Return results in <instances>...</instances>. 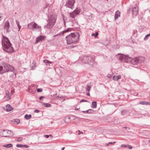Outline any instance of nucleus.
<instances>
[{"label": "nucleus", "mask_w": 150, "mask_h": 150, "mask_svg": "<svg viewBox=\"0 0 150 150\" xmlns=\"http://www.w3.org/2000/svg\"><path fill=\"white\" fill-rule=\"evenodd\" d=\"M127 112L125 110H123L121 112V114L122 115H125Z\"/></svg>", "instance_id": "7c9ffc66"}, {"label": "nucleus", "mask_w": 150, "mask_h": 150, "mask_svg": "<svg viewBox=\"0 0 150 150\" xmlns=\"http://www.w3.org/2000/svg\"><path fill=\"white\" fill-rule=\"evenodd\" d=\"M120 13L119 11H117L115 12V20H116L118 17L120 16Z\"/></svg>", "instance_id": "f3484780"}, {"label": "nucleus", "mask_w": 150, "mask_h": 150, "mask_svg": "<svg viewBox=\"0 0 150 150\" xmlns=\"http://www.w3.org/2000/svg\"><path fill=\"white\" fill-rule=\"evenodd\" d=\"M23 139V138L22 137H20L18 138V139L16 140L18 142H21V141Z\"/></svg>", "instance_id": "473e14b6"}, {"label": "nucleus", "mask_w": 150, "mask_h": 150, "mask_svg": "<svg viewBox=\"0 0 150 150\" xmlns=\"http://www.w3.org/2000/svg\"><path fill=\"white\" fill-rule=\"evenodd\" d=\"M64 26L65 27H66V23L64 21Z\"/></svg>", "instance_id": "603ef678"}, {"label": "nucleus", "mask_w": 150, "mask_h": 150, "mask_svg": "<svg viewBox=\"0 0 150 150\" xmlns=\"http://www.w3.org/2000/svg\"><path fill=\"white\" fill-rule=\"evenodd\" d=\"M13 109L12 106L9 104L7 105L6 106V110L7 112H9Z\"/></svg>", "instance_id": "2eb2a0df"}, {"label": "nucleus", "mask_w": 150, "mask_h": 150, "mask_svg": "<svg viewBox=\"0 0 150 150\" xmlns=\"http://www.w3.org/2000/svg\"><path fill=\"white\" fill-rule=\"evenodd\" d=\"M82 62L84 64H87L91 67L94 66L96 63L94 58L90 56H84L81 60Z\"/></svg>", "instance_id": "20e7f679"}, {"label": "nucleus", "mask_w": 150, "mask_h": 150, "mask_svg": "<svg viewBox=\"0 0 150 150\" xmlns=\"http://www.w3.org/2000/svg\"><path fill=\"white\" fill-rule=\"evenodd\" d=\"M75 3V0H67L65 6L71 9H73L74 8V4Z\"/></svg>", "instance_id": "6e6552de"}, {"label": "nucleus", "mask_w": 150, "mask_h": 150, "mask_svg": "<svg viewBox=\"0 0 150 150\" xmlns=\"http://www.w3.org/2000/svg\"><path fill=\"white\" fill-rule=\"evenodd\" d=\"M32 2H33L34 3H35L37 2L39 0H30Z\"/></svg>", "instance_id": "c9c22d12"}, {"label": "nucleus", "mask_w": 150, "mask_h": 150, "mask_svg": "<svg viewBox=\"0 0 150 150\" xmlns=\"http://www.w3.org/2000/svg\"><path fill=\"white\" fill-rule=\"evenodd\" d=\"M5 71H4V68L2 66H0V74H2L4 73Z\"/></svg>", "instance_id": "b1692460"}, {"label": "nucleus", "mask_w": 150, "mask_h": 150, "mask_svg": "<svg viewBox=\"0 0 150 150\" xmlns=\"http://www.w3.org/2000/svg\"><path fill=\"white\" fill-rule=\"evenodd\" d=\"M64 149H65V147H63V148H62V149L61 150H64Z\"/></svg>", "instance_id": "4d7b16f0"}, {"label": "nucleus", "mask_w": 150, "mask_h": 150, "mask_svg": "<svg viewBox=\"0 0 150 150\" xmlns=\"http://www.w3.org/2000/svg\"><path fill=\"white\" fill-rule=\"evenodd\" d=\"M13 73L14 74H15L16 75V73H15V71H13Z\"/></svg>", "instance_id": "680f3d73"}, {"label": "nucleus", "mask_w": 150, "mask_h": 150, "mask_svg": "<svg viewBox=\"0 0 150 150\" xmlns=\"http://www.w3.org/2000/svg\"><path fill=\"white\" fill-rule=\"evenodd\" d=\"M33 63V64H34V66H35V62H34Z\"/></svg>", "instance_id": "13d9d810"}, {"label": "nucleus", "mask_w": 150, "mask_h": 150, "mask_svg": "<svg viewBox=\"0 0 150 150\" xmlns=\"http://www.w3.org/2000/svg\"><path fill=\"white\" fill-rule=\"evenodd\" d=\"M3 146L4 147L6 148H10L12 146V144H7L4 145Z\"/></svg>", "instance_id": "5701e85b"}, {"label": "nucleus", "mask_w": 150, "mask_h": 150, "mask_svg": "<svg viewBox=\"0 0 150 150\" xmlns=\"http://www.w3.org/2000/svg\"><path fill=\"white\" fill-rule=\"evenodd\" d=\"M31 115L26 114L25 115V118L26 119L28 120L31 117Z\"/></svg>", "instance_id": "4be33fe9"}, {"label": "nucleus", "mask_w": 150, "mask_h": 150, "mask_svg": "<svg viewBox=\"0 0 150 150\" xmlns=\"http://www.w3.org/2000/svg\"><path fill=\"white\" fill-rule=\"evenodd\" d=\"M45 137H46L47 138H48L49 137V136L48 135H45Z\"/></svg>", "instance_id": "de8ad7c7"}, {"label": "nucleus", "mask_w": 150, "mask_h": 150, "mask_svg": "<svg viewBox=\"0 0 150 150\" xmlns=\"http://www.w3.org/2000/svg\"><path fill=\"white\" fill-rule=\"evenodd\" d=\"M111 76H112L111 75H110V74H108V77L109 78H110Z\"/></svg>", "instance_id": "3c124183"}, {"label": "nucleus", "mask_w": 150, "mask_h": 150, "mask_svg": "<svg viewBox=\"0 0 150 150\" xmlns=\"http://www.w3.org/2000/svg\"><path fill=\"white\" fill-rule=\"evenodd\" d=\"M72 30V28H69L63 31L62 32V34L63 35L64 33L67 32L69 31H70Z\"/></svg>", "instance_id": "aec40b11"}, {"label": "nucleus", "mask_w": 150, "mask_h": 150, "mask_svg": "<svg viewBox=\"0 0 150 150\" xmlns=\"http://www.w3.org/2000/svg\"><path fill=\"white\" fill-rule=\"evenodd\" d=\"M42 91V88H38L37 89V91L38 92H41Z\"/></svg>", "instance_id": "72a5a7b5"}, {"label": "nucleus", "mask_w": 150, "mask_h": 150, "mask_svg": "<svg viewBox=\"0 0 150 150\" xmlns=\"http://www.w3.org/2000/svg\"><path fill=\"white\" fill-rule=\"evenodd\" d=\"M147 103H148L147 102L142 101V102H140V104L143 105H147Z\"/></svg>", "instance_id": "c85d7f7f"}, {"label": "nucleus", "mask_w": 150, "mask_h": 150, "mask_svg": "<svg viewBox=\"0 0 150 150\" xmlns=\"http://www.w3.org/2000/svg\"><path fill=\"white\" fill-rule=\"evenodd\" d=\"M28 27L29 29L33 31H36L39 32H40L41 30V26L34 22H32L28 24Z\"/></svg>", "instance_id": "39448f33"}, {"label": "nucleus", "mask_w": 150, "mask_h": 150, "mask_svg": "<svg viewBox=\"0 0 150 150\" xmlns=\"http://www.w3.org/2000/svg\"><path fill=\"white\" fill-rule=\"evenodd\" d=\"M75 110H78L79 109L78 108H75Z\"/></svg>", "instance_id": "052dcab7"}, {"label": "nucleus", "mask_w": 150, "mask_h": 150, "mask_svg": "<svg viewBox=\"0 0 150 150\" xmlns=\"http://www.w3.org/2000/svg\"><path fill=\"white\" fill-rule=\"evenodd\" d=\"M94 110L92 109H89L86 111H82V112L86 113H91L93 112Z\"/></svg>", "instance_id": "a211bd4d"}, {"label": "nucleus", "mask_w": 150, "mask_h": 150, "mask_svg": "<svg viewBox=\"0 0 150 150\" xmlns=\"http://www.w3.org/2000/svg\"><path fill=\"white\" fill-rule=\"evenodd\" d=\"M60 35V33H58V34H57V35H54V36H53V37H56L57 36H58V35Z\"/></svg>", "instance_id": "49530a36"}, {"label": "nucleus", "mask_w": 150, "mask_h": 150, "mask_svg": "<svg viewBox=\"0 0 150 150\" xmlns=\"http://www.w3.org/2000/svg\"><path fill=\"white\" fill-rule=\"evenodd\" d=\"M43 62L44 63L46 64H52V62H50L47 59H45L43 60Z\"/></svg>", "instance_id": "a878e982"}, {"label": "nucleus", "mask_w": 150, "mask_h": 150, "mask_svg": "<svg viewBox=\"0 0 150 150\" xmlns=\"http://www.w3.org/2000/svg\"><path fill=\"white\" fill-rule=\"evenodd\" d=\"M40 112L39 110H34V112L36 113H38Z\"/></svg>", "instance_id": "a19ab883"}, {"label": "nucleus", "mask_w": 150, "mask_h": 150, "mask_svg": "<svg viewBox=\"0 0 150 150\" xmlns=\"http://www.w3.org/2000/svg\"><path fill=\"white\" fill-rule=\"evenodd\" d=\"M16 23L18 25V29H19V30L20 28H21V27L19 25V23H18V22H17V21H16Z\"/></svg>", "instance_id": "f704fd0d"}, {"label": "nucleus", "mask_w": 150, "mask_h": 150, "mask_svg": "<svg viewBox=\"0 0 150 150\" xmlns=\"http://www.w3.org/2000/svg\"><path fill=\"white\" fill-rule=\"evenodd\" d=\"M91 86H90V85H89V84H87L86 88V93L87 95L88 96H89L90 95L89 92L90 89H91Z\"/></svg>", "instance_id": "4468645a"}, {"label": "nucleus", "mask_w": 150, "mask_h": 150, "mask_svg": "<svg viewBox=\"0 0 150 150\" xmlns=\"http://www.w3.org/2000/svg\"><path fill=\"white\" fill-rule=\"evenodd\" d=\"M80 133L83 134V132H81Z\"/></svg>", "instance_id": "e2e57ef3"}, {"label": "nucleus", "mask_w": 150, "mask_h": 150, "mask_svg": "<svg viewBox=\"0 0 150 150\" xmlns=\"http://www.w3.org/2000/svg\"><path fill=\"white\" fill-rule=\"evenodd\" d=\"M137 30H133V34L134 35L135 34V33H137Z\"/></svg>", "instance_id": "c03bdc74"}, {"label": "nucleus", "mask_w": 150, "mask_h": 150, "mask_svg": "<svg viewBox=\"0 0 150 150\" xmlns=\"http://www.w3.org/2000/svg\"><path fill=\"white\" fill-rule=\"evenodd\" d=\"M17 147H23V145L21 144H17L16 145Z\"/></svg>", "instance_id": "2f4dec72"}, {"label": "nucleus", "mask_w": 150, "mask_h": 150, "mask_svg": "<svg viewBox=\"0 0 150 150\" xmlns=\"http://www.w3.org/2000/svg\"><path fill=\"white\" fill-rule=\"evenodd\" d=\"M6 96H9V92H6Z\"/></svg>", "instance_id": "09e8293b"}, {"label": "nucleus", "mask_w": 150, "mask_h": 150, "mask_svg": "<svg viewBox=\"0 0 150 150\" xmlns=\"http://www.w3.org/2000/svg\"><path fill=\"white\" fill-rule=\"evenodd\" d=\"M70 119V117H67L65 118L64 119V120L66 122V123H68L69 122H67V121L68 120H69Z\"/></svg>", "instance_id": "cd10ccee"}, {"label": "nucleus", "mask_w": 150, "mask_h": 150, "mask_svg": "<svg viewBox=\"0 0 150 150\" xmlns=\"http://www.w3.org/2000/svg\"><path fill=\"white\" fill-rule=\"evenodd\" d=\"M112 142H109L108 143V144H107V146H108L109 145V144H112Z\"/></svg>", "instance_id": "8fccbe9b"}, {"label": "nucleus", "mask_w": 150, "mask_h": 150, "mask_svg": "<svg viewBox=\"0 0 150 150\" xmlns=\"http://www.w3.org/2000/svg\"><path fill=\"white\" fill-rule=\"evenodd\" d=\"M126 58L128 59L127 62H130L131 64L133 65L137 64L139 62V60L137 57L132 59L131 57L127 56Z\"/></svg>", "instance_id": "1a4fd4ad"}, {"label": "nucleus", "mask_w": 150, "mask_h": 150, "mask_svg": "<svg viewBox=\"0 0 150 150\" xmlns=\"http://www.w3.org/2000/svg\"><path fill=\"white\" fill-rule=\"evenodd\" d=\"M138 7L136 5L134 6L132 10V14L133 15L136 16L137 15L138 13Z\"/></svg>", "instance_id": "f8f14e48"}, {"label": "nucleus", "mask_w": 150, "mask_h": 150, "mask_svg": "<svg viewBox=\"0 0 150 150\" xmlns=\"http://www.w3.org/2000/svg\"><path fill=\"white\" fill-rule=\"evenodd\" d=\"M125 129H129V128H128V127H124Z\"/></svg>", "instance_id": "6e6d98bb"}, {"label": "nucleus", "mask_w": 150, "mask_h": 150, "mask_svg": "<svg viewBox=\"0 0 150 150\" xmlns=\"http://www.w3.org/2000/svg\"><path fill=\"white\" fill-rule=\"evenodd\" d=\"M28 146L27 145H23V147L28 148Z\"/></svg>", "instance_id": "79ce46f5"}, {"label": "nucleus", "mask_w": 150, "mask_h": 150, "mask_svg": "<svg viewBox=\"0 0 150 150\" xmlns=\"http://www.w3.org/2000/svg\"><path fill=\"white\" fill-rule=\"evenodd\" d=\"M125 57L124 56H121L119 57V59L120 60H122L125 58Z\"/></svg>", "instance_id": "e433bc0d"}, {"label": "nucleus", "mask_w": 150, "mask_h": 150, "mask_svg": "<svg viewBox=\"0 0 150 150\" xmlns=\"http://www.w3.org/2000/svg\"><path fill=\"white\" fill-rule=\"evenodd\" d=\"M98 33L97 32L95 33H92V36H94L95 37H96L98 35Z\"/></svg>", "instance_id": "c756f323"}, {"label": "nucleus", "mask_w": 150, "mask_h": 150, "mask_svg": "<svg viewBox=\"0 0 150 150\" xmlns=\"http://www.w3.org/2000/svg\"><path fill=\"white\" fill-rule=\"evenodd\" d=\"M3 65L5 72L9 71H13L14 70V68L12 66L7 63H5Z\"/></svg>", "instance_id": "9d476101"}, {"label": "nucleus", "mask_w": 150, "mask_h": 150, "mask_svg": "<svg viewBox=\"0 0 150 150\" xmlns=\"http://www.w3.org/2000/svg\"><path fill=\"white\" fill-rule=\"evenodd\" d=\"M31 68H32V69H34L32 67Z\"/></svg>", "instance_id": "0e129e2a"}, {"label": "nucleus", "mask_w": 150, "mask_h": 150, "mask_svg": "<svg viewBox=\"0 0 150 150\" xmlns=\"http://www.w3.org/2000/svg\"><path fill=\"white\" fill-rule=\"evenodd\" d=\"M44 39V37L42 35H40L39 37H38L36 38V40L35 44H36L39 42L42 41Z\"/></svg>", "instance_id": "ddd939ff"}, {"label": "nucleus", "mask_w": 150, "mask_h": 150, "mask_svg": "<svg viewBox=\"0 0 150 150\" xmlns=\"http://www.w3.org/2000/svg\"><path fill=\"white\" fill-rule=\"evenodd\" d=\"M75 47H76V46H75ZM74 47H75V46H71V48H73Z\"/></svg>", "instance_id": "5fc2aeb1"}, {"label": "nucleus", "mask_w": 150, "mask_h": 150, "mask_svg": "<svg viewBox=\"0 0 150 150\" xmlns=\"http://www.w3.org/2000/svg\"><path fill=\"white\" fill-rule=\"evenodd\" d=\"M121 77L120 75H119L117 76H114L113 77L112 79L114 80L117 81L121 78Z\"/></svg>", "instance_id": "dca6fc26"}, {"label": "nucleus", "mask_w": 150, "mask_h": 150, "mask_svg": "<svg viewBox=\"0 0 150 150\" xmlns=\"http://www.w3.org/2000/svg\"><path fill=\"white\" fill-rule=\"evenodd\" d=\"M131 10V8H129V9L128 10V12L129 13V11H130V10Z\"/></svg>", "instance_id": "864d4df0"}, {"label": "nucleus", "mask_w": 150, "mask_h": 150, "mask_svg": "<svg viewBox=\"0 0 150 150\" xmlns=\"http://www.w3.org/2000/svg\"><path fill=\"white\" fill-rule=\"evenodd\" d=\"M80 34L78 32L71 33L66 36V39L68 44L76 43L78 41Z\"/></svg>", "instance_id": "f03ea898"}, {"label": "nucleus", "mask_w": 150, "mask_h": 150, "mask_svg": "<svg viewBox=\"0 0 150 150\" xmlns=\"http://www.w3.org/2000/svg\"><path fill=\"white\" fill-rule=\"evenodd\" d=\"M78 134L79 135V134H80V133H79Z\"/></svg>", "instance_id": "69168bd1"}, {"label": "nucleus", "mask_w": 150, "mask_h": 150, "mask_svg": "<svg viewBox=\"0 0 150 150\" xmlns=\"http://www.w3.org/2000/svg\"><path fill=\"white\" fill-rule=\"evenodd\" d=\"M80 12V10L79 9L76 8L73 12L69 13V17L72 19H70V21L73 22L75 20V17L78 15Z\"/></svg>", "instance_id": "423d86ee"}, {"label": "nucleus", "mask_w": 150, "mask_h": 150, "mask_svg": "<svg viewBox=\"0 0 150 150\" xmlns=\"http://www.w3.org/2000/svg\"><path fill=\"white\" fill-rule=\"evenodd\" d=\"M92 108H96L97 106V102L96 101L93 102L92 104Z\"/></svg>", "instance_id": "412c9836"}, {"label": "nucleus", "mask_w": 150, "mask_h": 150, "mask_svg": "<svg viewBox=\"0 0 150 150\" xmlns=\"http://www.w3.org/2000/svg\"><path fill=\"white\" fill-rule=\"evenodd\" d=\"M4 98L6 101H8L11 99V97L9 96H6Z\"/></svg>", "instance_id": "bb28decb"}, {"label": "nucleus", "mask_w": 150, "mask_h": 150, "mask_svg": "<svg viewBox=\"0 0 150 150\" xmlns=\"http://www.w3.org/2000/svg\"><path fill=\"white\" fill-rule=\"evenodd\" d=\"M14 123L15 124H18L20 122V120L19 119H16L14 120Z\"/></svg>", "instance_id": "393cba45"}, {"label": "nucleus", "mask_w": 150, "mask_h": 150, "mask_svg": "<svg viewBox=\"0 0 150 150\" xmlns=\"http://www.w3.org/2000/svg\"><path fill=\"white\" fill-rule=\"evenodd\" d=\"M2 44L4 51L8 53H11L14 50L11 46V44L8 39L6 37H3L2 40Z\"/></svg>", "instance_id": "f257e3e1"}, {"label": "nucleus", "mask_w": 150, "mask_h": 150, "mask_svg": "<svg viewBox=\"0 0 150 150\" xmlns=\"http://www.w3.org/2000/svg\"><path fill=\"white\" fill-rule=\"evenodd\" d=\"M42 105L46 107H49L51 106V105L49 103H44L43 102H42Z\"/></svg>", "instance_id": "6ab92c4d"}, {"label": "nucleus", "mask_w": 150, "mask_h": 150, "mask_svg": "<svg viewBox=\"0 0 150 150\" xmlns=\"http://www.w3.org/2000/svg\"><path fill=\"white\" fill-rule=\"evenodd\" d=\"M56 18L57 16L55 15H52L48 19L47 24L45 25L44 27L47 29L52 28L55 23Z\"/></svg>", "instance_id": "7ed1b4c3"}, {"label": "nucleus", "mask_w": 150, "mask_h": 150, "mask_svg": "<svg viewBox=\"0 0 150 150\" xmlns=\"http://www.w3.org/2000/svg\"><path fill=\"white\" fill-rule=\"evenodd\" d=\"M4 28L6 30V33H9L11 31L10 23L8 21L5 22L4 27Z\"/></svg>", "instance_id": "9b49d317"}, {"label": "nucleus", "mask_w": 150, "mask_h": 150, "mask_svg": "<svg viewBox=\"0 0 150 150\" xmlns=\"http://www.w3.org/2000/svg\"><path fill=\"white\" fill-rule=\"evenodd\" d=\"M127 147L129 149H132V147L131 146L129 145H127Z\"/></svg>", "instance_id": "4c0bfd02"}, {"label": "nucleus", "mask_w": 150, "mask_h": 150, "mask_svg": "<svg viewBox=\"0 0 150 150\" xmlns=\"http://www.w3.org/2000/svg\"><path fill=\"white\" fill-rule=\"evenodd\" d=\"M121 147H127V145L124 144H122Z\"/></svg>", "instance_id": "58836bf2"}, {"label": "nucleus", "mask_w": 150, "mask_h": 150, "mask_svg": "<svg viewBox=\"0 0 150 150\" xmlns=\"http://www.w3.org/2000/svg\"><path fill=\"white\" fill-rule=\"evenodd\" d=\"M45 98V97L43 96H40V98H39V99L40 100H42V98Z\"/></svg>", "instance_id": "37998d69"}, {"label": "nucleus", "mask_w": 150, "mask_h": 150, "mask_svg": "<svg viewBox=\"0 0 150 150\" xmlns=\"http://www.w3.org/2000/svg\"><path fill=\"white\" fill-rule=\"evenodd\" d=\"M3 18L2 15L0 14V21H1Z\"/></svg>", "instance_id": "a18cd8bd"}, {"label": "nucleus", "mask_w": 150, "mask_h": 150, "mask_svg": "<svg viewBox=\"0 0 150 150\" xmlns=\"http://www.w3.org/2000/svg\"><path fill=\"white\" fill-rule=\"evenodd\" d=\"M88 102V101L86 100H84L83 99H82L80 101V103H81V102Z\"/></svg>", "instance_id": "ea45409f"}, {"label": "nucleus", "mask_w": 150, "mask_h": 150, "mask_svg": "<svg viewBox=\"0 0 150 150\" xmlns=\"http://www.w3.org/2000/svg\"><path fill=\"white\" fill-rule=\"evenodd\" d=\"M0 135L2 137H9L13 135V134L10 130L4 129L0 132Z\"/></svg>", "instance_id": "0eeeda50"}, {"label": "nucleus", "mask_w": 150, "mask_h": 150, "mask_svg": "<svg viewBox=\"0 0 150 150\" xmlns=\"http://www.w3.org/2000/svg\"><path fill=\"white\" fill-rule=\"evenodd\" d=\"M147 105H150V102H148Z\"/></svg>", "instance_id": "bf43d9fd"}]
</instances>
